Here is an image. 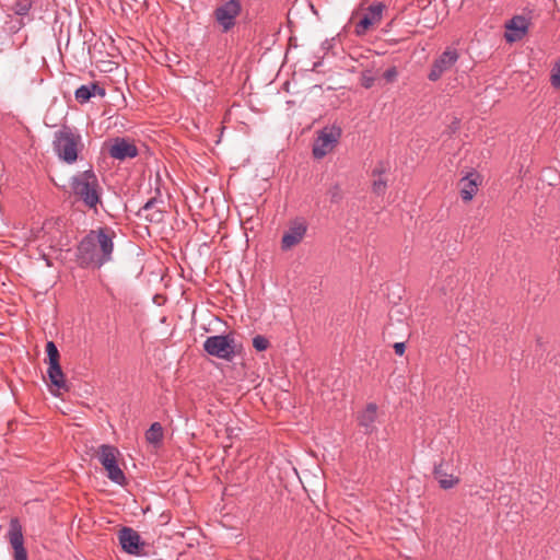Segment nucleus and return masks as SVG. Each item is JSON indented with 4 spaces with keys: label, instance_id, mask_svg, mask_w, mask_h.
Here are the masks:
<instances>
[{
    "label": "nucleus",
    "instance_id": "1",
    "mask_svg": "<svg viewBox=\"0 0 560 560\" xmlns=\"http://www.w3.org/2000/svg\"><path fill=\"white\" fill-rule=\"evenodd\" d=\"M115 233L108 228L91 230L77 247V260L82 268H101L112 260Z\"/></svg>",
    "mask_w": 560,
    "mask_h": 560
},
{
    "label": "nucleus",
    "instance_id": "2",
    "mask_svg": "<svg viewBox=\"0 0 560 560\" xmlns=\"http://www.w3.org/2000/svg\"><path fill=\"white\" fill-rule=\"evenodd\" d=\"M71 194L95 214L98 213V205H102V187L96 174L92 170L83 171L70 180Z\"/></svg>",
    "mask_w": 560,
    "mask_h": 560
},
{
    "label": "nucleus",
    "instance_id": "3",
    "mask_svg": "<svg viewBox=\"0 0 560 560\" xmlns=\"http://www.w3.org/2000/svg\"><path fill=\"white\" fill-rule=\"evenodd\" d=\"M54 151L67 164H73L83 148L80 132L72 127L63 125L54 135Z\"/></svg>",
    "mask_w": 560,
    "mask_h": 560
},
{
    "label": "nucleus",
    "instance_id": "4",
    "mask_svg": "<svg viewBox=\"0 0 560 560\" xmlns=\"http://www.w3.org/2000/svg\"><path fill=\"white\" fill-rule=\"evenodd\" d=\"M118 450L108 444H102L97 451V459L107 471V477L117 485L126 482V476L117 463Z\"/></svg>",
    "mask_w": 560,
    "mask_h": 560
},
{
    "label": "nucleus",
    "instance_id": "5",
    "mask_svg": "<svg viewBox=\"0 0 560 560\" xmlns=\"http://www.w3.org/2000/svg\"><path fill=\"white\" fill-rule=\"evenodd\" d=\"M203 350L209 355L230 361L235 355V339L231 334L210 336L203 342Z\"/></svg>",
    "mask_w": 560,
    "mask_h": 560
},
{
    "label": "nucleus",
    "instance_id": "6",
    "mask_svg": "<svg viewBox=\"0 0 560 560\" xmlns=\"http://www.w3.org/2000/svg\"><path fill=\"white\" fill-rule=\"evenodd\" d=\"M342 129L337 125L328 126L323 128L313 144V155L316 159H323L329 152L334 150V148L339 142L341 138Z\"/></svg>",
    "mask_w": 560,
    "mask_h": 560
},
{
    "label": "nucleus",
    "instance_id": "7",
    "mask_svg": "<svg viewBox=\"0 0 560 560\" xmlns=\"http://www.w3.org/2000/svg\"><path fill=\"white\" fill-rule=\"evenodd\" d=\"M459 52L455 47H447L432 62L428 79L432 82L440 80L443 74L448 72L458 61Z\"/></svg>",
    "mask_w": 560,
    "mask_h": 560
},
{
    "label": "nucleus",
    "instance_id": "8",
    "mask_svg": "<svg viewBox=\"0 0 560 560\" xmlns=\"http://www.w3.org/2000/svg\"><path fill=\"white\" fill-rule=\"evenodd\" d=\"M241 11V0H229L214 10L215 21L221 26L222 32L226 33L235 26V20Z\"/></svg>",
    "mask_w": 560,
    "mask_h": 560
},
{
    "label": "nucleus",
    "instance_id": "9",
    "mask_svg": "<svg viewBox=\"0 0 560 560\" xmlns=\"http://www.w3.org/2000/svg\"><path fill=\"white\" fill-rule=\"evenodd\" d=\"M306 232L307 223L303 218L292 220L288 230L282 235L281 249L287 252L299 245L304 240Z\"/></svg>",
    "mask_w": 560,
    "mask_h": 560
},
{
    "label": "nucleus",
    "instance_id": "10",
    "mask_svg": "<svg viewBox=\"0 0 560 560\" xmlns=\"http://www.w3.org/2000/svg\"><path fill=\"white\" fill-rule=\"evenodd\" d=\"M385 4L382 2H375L371 4L360 21L355 24L354 33L358 36H363L374 25H377L383 18Z\"/></svg>",
    "mask_w": 560,
    "mask_h": 560
},
{
    "label": "nucleus",
    "instance_id": "11",
    "mask_svg": "<svg viewBox=\"0 0 560 560\" xmlns=\"http://www.w3.org/2000/svg\"><path fill=\"white\" fill-rule=\"evenodd\" d=\"M118 540L122 550L128 555H140L141 547L144 546L140 535L131 527H122L118 532Z\"/></svg>",
    "mask_w": 560,
    "mask_h": 560
},
{
    "label": "nucleus",
    "instance_id": "12",
    "mask_svg": "<svg viewBox=\"0 0 560 560\" xmlns=\"http://www.w3.org/2000/svg\"><path fill=\"white\" fill-rule=\"evenodd\" d=\"M8 535L10 544L14 549V560H27V552L24 548L22 526L18 518L11 520Z\"/></svg>",
    "mask_w": 560,
    "mask_h": 560
},
{
    "label": "nucleus",
    "instance_id": "13",
    "mask_svg": "<svg viewBox=\"0 0 560 560\" xmlns=\"http://www.w3.org/2000/svg\"><path fill=\"white\" fill-rule=\"evenodd\" d=\"M108 154L115 160L124 161L126 159L136 158L138 155V149L125 138H116L109 145Z\"/></svg>",
    "mask_w": 560,
    "mask_h": 560
},
{
    "label": "nucleus",
    "instance_id": "14",
    "mask_svg": "<svg viewBox=\"0 0 560 560\" xmlns=\"http://www.w3.org/2000/svg\"><path fill=\"white\" fill-rule=\"evenodd\" d=\"M47 375L50 382V392L52 395L59 396L61 393L69 392L70 386L66 380L60 363L48 364Z\"/></svg>",
    "mask_w": 560,
    "mask_h": 560
},
{
    "label": "nucleus",
    "instance_id": "15",
    "mask_svg": "<svg viewBox=\"0 0 560 560\" xmlns=\"http://www.w3.org/2000/svg\"><path fill=\"white\" fill-rule=\"evenodd\" d=\"M160 203H163L162 200L156 198L149 199L143 207H141L138 211V217L144 219L150 223H160L163 221L164 213L163 210L159 207Z\"/></svg>",
    "mask_w": 560,
    "mask_h": 560
},
{
    "label": "nucleus",
    "instance_id": "16",
    "mask_svg": "<svg viewBox=\"0 0 560 560\" xmlns=\"http://www.w3.org/2000/svg\"><path fill=\"white\" fill-rule=\"evenodd\" d=\"M480 184V176L478 173H468L459 180L460 197L465 202L471 201L478 191Z\"/></svg>",
    "mask_w": 560,
    "mask_h": 560
},
{
    "label": "nucleus",
    "instance_id": "17",
    "mask_svg": "<svg viewBox=\"0 0 560 560\" xmlns=\"http://www.w3.org/2000/svg\"><path fill=\"white\" fill-rule=\"evenodd\" d=\"M377 419V405L370 402L366 407L358 415V423L363 428L365 434H371L376 429Z\"/></svg>",
    "mask_w": 560,
    "mask_h": 560
},
{
    "label": "nucleus",
    "instance_id": "18",
    "mask_svg": "<svg viewBox=\"0 0 560 560\" xmlns=\"http://www.w3.org/2000/svg\"><path fill=\"white\" fill-rule=\"evenodd\" d=\"M506 28L510 31L505 34L508 42L512 43L521 39L527 32L528 21L522 15L513 16L508 23Z\"/></svg>",
    "mask_w": 560,
    "mask_h": 560
},
{
    "label": "nucleus",
    "instance_id": "19",
    "mask_svg": "<svg viewBox=\"0 0 560 560\" xmlns=\"http://www.w3.org/2000/svg\"><path fill=\"white\" fill-rule=\"evenodd\" d=\"M95 95L101 97L105 96V89L100 86L97 83L81 85L74 92L75 100L81 104L90 101V98Z\"/></svg>",
    "mask_w": 560,
    "mask_h": 560
},
{
    "label": "nucleus",
    "instance_id": "20",
    "mask_svg": "<svg viewBox=\"0 0 560 560\" xmlns=\"http://www.w3.org/2000/svg\"><path fill=\"white\" fill-rule=\"evenodd\" d=\"M433 475L435 479L439 481L440 487L444 490L452 489L459 482L458 477L447 474L443 469V462L434 465Z\"/></svg>",
    "mask_w": 560,
    "mask_h": 560
},
{
    "label": "nucleus",
    "instance_id": "21",
    "mask_svg": "<svg viewBox=\"0 0 560 560\" xmlns=\"http://www.w3.org/2000/svg\"><path fill=\"white\" fill-rule=\"evenodd\" d=\"M44 236L49 235L47 242L49 247H57L61 245V230L57 220H47L43 224Z\"/></svg>",
    "mask_w": 560,
    "mask_h": 560
},
{
    "label": "nucleus",
    "instance_id": "22",
    "mask_svg": "<svg viewBox=\"0 0 560 560\" xmlns=\"http://www.w3.org/2000/svg\"><path fill=\"white\" fill-rule=\"evenodd\" d=\"M145 440L150 444H159L163 440V428L161 423L154 422L145 432Z\"/></svg>",
    "mask_w": 560,
    "mask_h": 560
},
{
    "label": "nucleus",
    "instance_id": "23",
    "mask_svg": "<svg viewBox=\"0 0 560 560\" xmlns=\"http://www.w3.org/2000/svg\"><path fill=\"white\" fill-rule=\"evenodd\" d=\"M46 352L48 357V364L59 363V351L52 341L46 343Z\"/></svg>",
    "mask_w": 560,
    "mask_h": 560
},
{
    "label": "nucleus",
    "instance_id": "24",
    "mask_svg": "<svg viewBox=\"0 0 560 560\" xmlns=\"http://www.w3.org/2000/svg\"><path fill=\"white\" fill-rule=\"evenodd\" d=\"M32 4L28 0H18L13 7L14 12L18 15H26Z\"/></svg>",
    "mask_w": 560,
    "mask_h": 560
},
{
    "label": "nucleus",
    "instance_id": "25",
    "mask_svg": "<svg viewBox=\"0 0 560 560\" xmlns=\"http://www.w3.org/2000/svg\"><path fill=\"white\" fill-rule=\"evenodd\" d=\"M361 85L365 89H371L375 82V77L373 75L371 70H364L361 73Z\"/></svg>",
    "mask_w": 560,
    "mask_h": 560
},
{
    "label": "nucleus",
    "instance_id": "26",
    "mask_svg": "<svg viewBox=\"0 0 560 560\" xmlns=\"http://www.w3.org/2000/svg\"><path fill=\"white\" fill-rule=\"evenodd\" d=\"M253 347L257 351H265L269 347V341L261 335H257L253 338Z\"/></svg>",
    "mask_w": 560,
    "mask_h": 560
},
{
    "label": "nucleus",
    "instance_id": "27",
    "mask_svg": "<svg viewBox=\"0 0 560 560\" xmlns=\"http://www.w3.org/2000/svg\"><path fill=\"white\" fill-rule=\"evenodd\" d=\"M550 83L553 88L560 89V60L553 66L551 70Z\"/></svg>",
    "mask_w": 560,
    "mask_h": 560
},
{
    "label": "nucleus",
    "instance_id": "28",
    "mask_svg": "<svg viewBox=\"0 0 560 560\" xmlns=\"http://www.w3.org/2000/svg\"><path fill=\"white\" fill-rule=\"evenodd\" d=\"M386 188H387L386 180H384L382 178L374 179V182L372 184V190L375 195H377V196L384 195L386 191Z\"/></svg>",
    "mask_w": 560,
    "mask_h": 560
},
{
    "label": "nucleus",
    "instance_id": "29",
    "mask_svg": "<svg viewBox=\"0 0 560 560\" xmlns=\"http://www.w3.org/2000/svg\"><path fill=\"white\" fill-rule=\"evenodd\" d=\"M387 171V164L380 161L372 171V176L381 178V176Z\"/></svg>",
    "mask_w": 560,
    "mask_h": 560
},
{
    "label": "nucleus",
    "instance_id": "30",
    "mask_svg": "<svg viewBox=\"0 0 560 560\" xmlns=\"http://www.w3.org/2000/svg\"><path fill=\"white\" fill-rule=\"evenodd\" d=\"M329 196H330V200L331 202H337L339 201V199L341 198V195H340V188L338 185H335L332 186L329 191H328Z\"/></svg>",
    "mask_w": 560,
    "mask_h": 560
},
{
    "label": "nucleus",
    "instance_id": "31",
    "mask_svg": "<svg viewBox=\"0 0 560 560\" xmlns=\"http://www.w3.org/2000/svg\"><path fill=\"white\" fill-rule=\"evenodd\" d=\"M397 69L392 67L384 72L383 77L387 82H393L397 78Z\"/></svg>",
    "mask_w": 560,
    "mask_h": 560
},
{
    "label": "nucleus",
    "instance_id": "32",
    "mask_svg": "<svg viewBox=\"0 0 560 560\" xmlns=\"http://www.w3.org/2000/svg\"><path fill=\"white\" fill-rule=\"evenodd\" d=\"M394 350L397 355H402L405 353L406 346L404 342H396L394 345Z\"/></svg>",
    "mask_w": 560,
    "mask_h": 560
},
{
    "label": "nucleus",
    "instance_id": "33",
    "mask_svg": "<svg viewBox=\"0 0 560 560\" xmlns=\"http://www.w3.org/2000/svg\"><path fill=\"white\" fill-rule=\"evenodd\" d=\"M323 48H324V49H330V48H331V42H330V40H328V39H327V40H325V42L323 43Z\"/></svg>",
    "mask_w": 560,
    "mask_h": 560
}]
</instances>
